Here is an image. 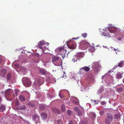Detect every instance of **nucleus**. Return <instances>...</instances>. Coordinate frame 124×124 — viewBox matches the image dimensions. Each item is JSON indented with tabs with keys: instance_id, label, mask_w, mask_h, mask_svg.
I'll list each match as a JSON object with an SVG mask.
<instances>
[{
	"instance_id": "obj_1",
	"label": "nucleus",
	"mask_w": 124,
	"mask_h": 124,
	"mask_svg": "<svg viewBox=\"0 0 124 124\" xmlns=\"http://www.w3.org/2000/svg\"><path fill=\"white\" fill-rule=\"evenodd\" d=\"M93 70L94 71V73L97 74L99 71L100 67L101 66L99 65L98 62H93L92 65Z\"/></svg>"
},
{
	"instance_id": "obj_2",
	"label": "nucleus",
	"mask_w": 124,
	"mask_h": 124,
	"mask_svg": "<svg viewBox=\"0 0 124 124\" xmlns=\"http://www.w3.org/2000/svg\"><path fill=\"white\" fill-rule=\"evenodd\" d=\"M66 50L64 49V46L60 47L59 48L58 52L63 58L65 57L66 55Z\"/></svg>"
},
{
	"instance_id": "obj_3",
	"label": "nucleus",
	"mask_w": 124,
	"mask_h": 124,
	"mask_svg": "<svg viewBox=\"0 0 124 124\" xmlns=\"http://www.w3.org/2000/svg\"><path fill=\"white\" fill-rule=\"evenodd\" d=\"M32 118L33 120L35 121V123L37 124L38 123L40 124V117L39 115L37 114H35L33 115L32 116Z\"/></svg>"
},
{
	"instance_id": "obj_4",
	"label": "nucleus",
	"mask_w": 124,
	"mask_h": 124,
	"mask_svg": "<svg viewBox=\"0 0 124 124\" xmlns=\"http://www.w3.org/2000/svg\"><path fill=\"white\" fill-rule=\"evenodd\" d=\"M23 83L24 85L26 87H29L31 85V81L30 79L28 78H24Z\"/></svg>"
},
{
	"instance_id": "obj_5",
	"label": "nucleus",
	"mask_w": 124,
	"mask_h": 124,
	"mask_svg": "<svg viewBox=\"0 0 124 124\" xmlns=\"http://www.w3.org/2000/svg\"><path fill=\"white\" fill-rule=\"evenodd\" d=\"M83 45L82 47H83V49H87L89 46V43L86 41H82L81 44V45Z\"/></svg>"
},
{
	"instance_id": "obj_6",
	"label": "nucleus",
	"mask_w": 124,
	"mask_h": 124,
	"mask_svg": "<svg viewBox=\"0 0 124 124\" xmlns=\"http://www.w3.org/2000/svg\"><path fill=\"white\" fill-rule=\"evenodd\" d=\"M52 62L53 63L57 62L58 60H60L61 58L57 56H54L52 57Z\"/></svg>"
},
{
	"instance_id": "obj_7",
	"label": "nucleus",
	"mask_w": 124,
	"mask_h": 124,
	"mask_svg": "<svg viewBox=\"0 0 124 124\" xmlns=\"http://www.w3.org/2000/svg\"><path fill=\"white\" fill-rule=\"evenodd\" d=\"M45 41H40L38 43V47L39 48H41L42 46H44L45 45H46V44L45 43Z\"/></svg>"
},
{
	"instance_id": "obj_8",
	"label": "nucleus",
	"mask_w": 124,
	"mask_h": 124,
	"mask_svg": "<svg viewBox=\"0 0 124 124\" xmlns=\"http://www.w3.org/2000/svg\"><path fill=\"white\" fill-rule=\"evenodd\" d=\"M107 115V117L106 118L109 119L110 120L112 121L113 118L112 115L110 113H108Z\"/></svg>"
},
{
	"instance_id": "obj_9",
	"label": "nucleus",
	"mask_w": 124,
	"mask_h": 124,
	"mask_svg": "<svg viewBox=\"0 0 124 124\" xmlns=\"http://www.w3.org/2000/svg\"><path fill=\"white\" fill-rule=\"evenodd\" d=\"M40 115L42 119L45 120L47 118V115L45 113H41Z\"/></svg>"
},
{
	"instance_id": "obj_10",
	"label": "nucleus",
	"mask_w": 124,
	"mask_h": 124,
	"mask_svg": "<svg viewBox=\"0 0 124 124\" xmlns=\"http://www.w3.org/2000/svg\"><path fill=\"white\" fill-rule=\"evenodd\" d=\"M124 61L120 62L118 63V65H117L115 66H114V68H116L118 66H119L120 67H123L124 65Z\"/></svg>"
},
{
	"instance_id": "obj_11",
	"label": "nucleus",
	"mask_w": 124,
	"mask_h": 124,
	"mask_svg": "<svg viewBox=\"0 0 124 124\" xmlns=\"http://www.w3.org/2000/svg\"><path fill=\"white\" fill-rule=\"evenodd\" d=\"M6 110V107L5 105L1 104L0 106V112H3Z\"/></svg>"
},
{
	"instance_id": "obj_12",
	"label": "nucleus",
	"mask_w": 124,
	"mask_h": 124,
	"mask_svg": "<svg viewBox=\"0 0 124 124\" xmlns=\"http://www.w3.org/2000/svg\"><path fill=\"white\" fill-rule=\"evenodd\" d=\"M84 70L88 71L90 70V68L88 67L85 66L83 68H81V69H80V70Z\"/></svg>"
},
{
	"instance_id": "obj_13",
	"label": "nucleus",
	"mask_w": 124,
	"mask_h": 124,
	"mask_svg": "<svg viewBox=\"0 0 124 124\" xmlns=\"http://www.w3.org/2000/svg\"><path fill=\"white\" fill-rule=\"evenodd\" d=\"M19 98L20 101H24L25 100V98L23 95H19Z\"/></svg>"
},
{
	"instance_id": "obj_14",
	"label": "nucleus",
	"mask_w": 124,
	"mask_h": 124,
	"mask_svg": "<svg viewBox=\"0 0 124 124\" xmlns=\"http://www.w3.org/2000/svg\"><path fill=\"white\" fill-rule=\"evenodd\" d=\"M25 108V106L23 105L20 106H18L16 108V109L17 110H21V109H24Z\"/></svg>"
},
{
	"instance_id": "obj_15",
	"label": "nucleus",
	"mask_w": 124,
	"mask_h": 124,
	"mask_svg": "<svg viewBox=\"0 0 124 124\" xmlns=\"http://www.w3.org/2000/svg\"><path fill=\"white\" fill-rule=\"evenodd\" d=\"M39 71L40 72L42 73L43 75H45L47 74V71L42 69H40Z\"/></svg>"
},
{
	"instance_id": "obj_16",
	"label": "nucleus",
	"mask_w": 124,
	"mask_h": 124,
	"mask_svg": "<svg viewBox=\"0 0 124 124\" xmlns=\"http://www.w3.org/2000/svg\"><path fill=\"white\" fill-rule=\"evenodd\" d=\"M53 110L56 113H57L59 114L60 112V111L58 109L56 108H53Z\"/></svg>"
},
{
	"instance_id": "obj_17",
	"label": "nucleus",
	"mask_w": 124,
	"mask_h": 124,
	"mask_svg": "<svg viewBox=\"0 0 124 124\" xmlns=\"http://www.w3.org/2000/svg\"><path fill=\"white\" fill-rule=\"evenodd\" d=\"M110 27L109 26L108 27V29L109 31L111 33H114V32L116 31V29L115 28H114V29L111 30H110Z\"/></svg>"
},
{
	"instance_id": "obj_18",
	"label": "nucleus",
	"mask_w": 124,
	"mask_h": 124,
	"mask_svg": "<svg viewBox=\"0 0 124 124\" xmlns=\"http://www.w3.org/2000/svg\"><path fill=\"white\" fill-rule=\"evenodd\" d=\"M112 121L110 120L109 119L105 118V121L106 124H110V122Z\"/></svg>"
},
{
	"instance_id": "obj_19",
	"label": "nucleus",
	"mask_w": 124,
	"mask_h": 124,
	"mask_svg": "<svg viewBox=\"0 0 124 124\" xmlns=\"http://www.w3.org/2000/svg\"><path fill=\"white\" fill-rule=\"evenodd\" d=\"M20 70L21 71L23 72H25L26 71V69L24 67H21L20 68Z\"/></svg>"
},
{
	"instance_id": "obj_20",
	"label": "nucleus",
	"mask_w": 124,
	"mask_h": 124,
	"mask_svg": "<svg viewBox=\"0 0 124 124\" xmlns=\"http://www.w3.org/2000/svg\"><path fill=\"white\" fill-rule=\"evenodd\" d=\"M116 77L118 79H120L122 77L121 74L120 72H118L117 74V75L116 76Z\"/></svg>"
},
{
	"instance_id": "obj_21",
	"label": "nucleus",
	"mask_w": 124,
	"mask_h": 124,
	"mask_svg": "<svg viewBox=\"0 0 124 124\" xmlns=\"http://www.w3.org/2000/svg\"><path fill=\"white\" fill-rule=\"evenodd\" d=\"M14 91L16 96H17L19 92V90L18 89H16L14 90Z\"/></svg>"
},
{
	"instance_id": "obj_22",
	"label": "nucleus",
	"mask_w": 124,
	"mask_h": 124,
	"mask_svg": "<svg viewBox=\"0 0 124 124\" xmlns=\"http://www.w3.org/2000/svg\"><path fill=\"white\" fill-rule=\"evenodd\" d=\"M28 104L31 107H33L35 106V104L32 102H29L28 103Z\"/></svg>"
},
{
	"instance_id": "obj_23",
	"label": "nucleus",
	"mask_w": 124,
	"mask_h": 124,
	"mask_svg": "<svg viewBox=\"0 0 124 124\" xmlns=\"http://www.w3.org/2000/svg\"><path fill=\"white\" fill-rule=\"evenodd\" d=\"M11 90L10 89H8L6 91L5 93L6 94H7L9 95L10 94L11 92Z\"/></svg>"
},
{
	"instance_id": "obj_24",
	"label": "nucleus",
	"mask_w": 124,
	"mask_h": 124,
	"mask_svg": "<svg viewBox=\"0 0 124 124\" xmlns=\"http://www.w3.org/2000/svg\"><path fill=\"white\" fill-rule=\"evenodd\" d=\"M39 108L40 110H43L45 109V107L42 105L40 104L39 105Z\"/></svg>"
},
{
	"instance_id": "obj_25",
	"label": "nucleus",
	"mask_w": 124,
	"mask_h": 124,
	"mask_svg": "<svg viewBox=\"0 0 124 124\" xmlns=\"http://www.w3.org/2000/svg\"><path fill=\"white\" fill-rule=\"evenodd\" d=\"M69 48L70 49H73L75 48V45H72L68 46Z\"/></svg>"
},
{
	"instance_id": "obj_26",
	"label": "nucleus",
	"mask_w": 124,
	"mask_h": 124,
	"mask_svg": "<svg viewBox=\"0 0 124 124\" xmlns=\"http://www.w3.org/2000/svg\"><path fill=\"white\" fill-rule=\"evenodd\" d=\"M61 110L62 112H64L65 111V106L63 105L61 107Z\"/></svg>"
},
{
	"instance_id": "obj_27",
	"label": "nucleus",
	"mask_w": 124,
	"mask_h": 124,
	"mask_svg": "<svg viewBox=\"0 0 124 124\" xmlns=\"http://www.w3.org/2000/svg\"><path fill=\"white\" fill-rule=\"evenodd\" d=\"M123 90V88L122 87H119L118 88L117 90V91L119 93L122 92Z\"/></svg>"
},
{
	"instance_id": "obj_28",
	"label": "nucleus",
	"mask_w": 124,
	"mask_h": 124,
	"mask_svg": "<svg viewBox=\"0 0 124 124\" xmlns=\"http://www.w3.org/2000/svg\"><path fill=\"white\" fill-rule=\"evenodd\" d=\"M120 117V115L119 114H117L115 115L114 116L115 118L116 119L119 118Z\"/></svg>"
},
{
	"instance_id": "obj_29",
	"label": "nucleus",
	"mask_w": 124,
	"mask_h": 124,
	"mask_svg": "<svg viewBox=\"0 0 124 124\" xmlns=\"http://www.w3.org/2000/svg\"><path fill=\"white\" fill-rule=\"evenodd\" d=\"M11 74L10 73H8L7 75V79L8 80H9L11 78Z\"/></svg>"
},
{
	"instance_id": "obj_30",
	"label": "nucleus",
	"mask_w": 124,
	"mask_h": 124,
	"mask_svg": "<svg viewBox=\"0 0 124 124\" xmlns=\"http://www.w3.org/2000/svg\"><path fill=\"white\" fill-rule=\"evenodd\" d=\"M15 104L16 106H19L20 104V103L19 102L18 100L17 99L15 101Z\"/></svg>"
},
{
	"instance_id": "obj_31",
	"label": "nucleus",
	"mask_w": 124,
	"mask_h": 124,
	"mask_svg": "<svg viewBox=\"0 0 124 124\" xmlns=\"http://www.w3.org/2000/svg\"><path fill=\"white\" fill-rule=\"evenodd\" d=\"M105 34H104L103 35L105 37H107L108 38V37H110V36H109V34L108 33H104Z\"/></svg>"
},
{
	"instance_id": "obj_32",
	"label": "nucleus",
	"mask_w": 124,
	"mask_h": 124,
	"mask_svg": "<svg viewBox=\"0 0 124 124\" xmlns=\"http://www.w3.org/2000/svg\"><path fill=\"white\" fill-rule=\"evenodd\" d=\"M81 124H87V121L85 120H83L82 122H81Z\"/></svg>"
},
{
	"instance_id": "obj_33",
	"label": "nucleus",
	"mask_w": 124,
	"mask_h": 124,
	"mask_svg": "<svg viewBox=\"0 0 124 124\" xmlns=\"http://www.w3.org/2000/svg\"><path fill=\"white\" fill-rule=\"evenodd\" d=\"M44 78H41L40 79H41V80H44ZM39 81V83L41 84V85L44 82V80H42V81H41L40 80V81Z\"/></svg>"
},
{
	"instance_id": "obj_34",
	"label": "nucleus",
	"mask_w": 124,
	"mask_h": 124,
	"mask_svg": "<svg viewBox=\"0 0 124 124\" xmlns=\"http://www.w3.org/2000/svg\"><path fill=\"white\" fill-rule=\"evenodd\" d=\"M63 76H62V78H65L66 77V76L65 72L64 71H63Z\"/></svg>"
},
{
	"instance_id": "obj_35",
	"label": "nucleus",
	"mask_w": 124,
	"mask_h": 124,
	"mask_svg": "<svg viewBox=\"0 0 124 124\" xmlns=\"http://www.w3.org/2000/svg\"><path fill=\"white\" fill-rule=\"evenodd\" d=\"M78 60V59L76 58H74L72 59V61L74 62H77Z\"/></svg>"
},
{
	"instance_id": "obj_36",
	"label": "nucleus",
	"mask_w": 124,
	"mask_h": 124,
	"mask_svg": "<svg viewBox=\"0 0 124 124\" xmlns=\"http://www.w3.org/2000/svg\"><path fill=\"white\" fill-rule=\"evenodd\" d=\"M82 36H83V37L85 38L86 37V35H87V34L86 33H84L83 34H82Z\"/></svg>"
},
{
	"instance_id": "obj_37",
	"label": "nucleus",
	"mask_w": 124,
	"mask_h": 124,
	"mask_svg": "<svg viewBox=\"0 0 124 124\" xmlns=\"http://www.w3.org/2000/svg\"><path fill=\"white\" fill-rule=\"evenodd\" d=\"M78 113L79 115L81 116L82 113L81 110H79L78 111Z\"/></svg>"
},
{
	"instance_id": "obj_38",
	"label": "nucleus",
	"mask_w": 124,
	"mask_h": 124,
	"mask_svg": "<svg viewBox=\"0 0 124 124\" xmlns=\"http://www.w3.org/2000/svg\"><path fill=\"white\" fill-rule=\"evenodd\" d=\"M96 115L94 114H93L92 116L91 117V118L93 120L94 118L95 117Z\"/></svg>"
},
{
	"instance_id": "obj_39",
	"label": "nucleus",
	"mask_w": 124,
	"mask_h": 124,
	"mask_svg": "<svg viewBox=\"0 0 124 124\" xmlns=\"http://www.w3.org/2000/svg\"><path fill=\"white\" fill-rule=\"evenodd\" d=\"M71 113V111L70 110H68L67 112V114L69 115H70Z\"/></svg>"
},
{
	"instance_id": "obj_40",
	"label": "nucleus",
	"mask_w": 124,
	"mask_h": 124,
	"mask_svg": "<svg viewBox=\"0 0 124 124\" xmlns=\"http://www.w3.org/2000/svg\"><path fill=\"white\" fill-rule=\"evenodd\" d=\"M47 48H46V46H45L44 47H43L42 48H41L40 49H41L42 51H44L45 49H46Z\"/></svg>"
},
{
	"instance_id": "obj_41",
	"label": "nucleus",
	"mask_w": 124,
	"mask_h": 124,
	"mask_svg": "<svg viewBox=\"0 0 124 124\" xmlns=\"http://www.w3.org/2000/svg\"><path fill=\"white\" fill-rule=\"evenodd\" d=\"M78 56L79 57H82L83 56L82 53H80L78 54Z\"/></svg>"
},
{
	"instance_id": "obj_42",
	"label": "nucleus",
	"mask_w": 124,
	"mask_h": 124,
	"mask_svg": "<svg viewBox=\"0 0 124 124\" xmlns=\"http://www.w3.org/2000/svg\"><path fill=\"white\" fill-rule=\"evenodd\" d=\"M100 113L101 115H102L104 113V111L103 110L100 111Z\"/></svg>"
},
{
	"instance_id": "obj_43",
	"label": "nucleus",
	"mask_w": 124,
	"mask_h": 124,
	"mask_svg": "<svg viewBox=\"0 0 124 124\" xmlns=\"http://www.w3.org/2000/svg\"><path fill=\"white\" fill-rule=\"evenodd\" d=\"M101 104L102 105H104L106 104L105 102L104 101H102L101 102Z\"/></svg>"
},
{
	"instance_id": "obj_44",
	"label": "nucleus",
	"mask_w": 124,
	"mask_h": 124,
	"mask_svg": "<svg viewBox=\"0 0 124 124\" xmlns=\"http://www.w3.org/2000/svg\"><path fill=\"white\" fill-rule=\"evenodd\" d=\"M93 101H94V103L95 104H97L98 103L95 100H93Z\"/></svg>"
},
{
	"instance_id": "obj_45",
	"label": "nucleus",
	"mask_w": 124,
	"mask_h": 124,
	"mask_svg": "<svg viewBox=\"0 0 124 124\" xmlns=\"http://www.w3.org/2000/svg\"><path fill=\"white\" fill-rule=\"evenodd\" d=\"M68 124H73V123L71 121H70L69 122Z\"/></svg>"
},
{
	"instance_id": "obj_46",
	"label": "nucleus",
	"mask_w": 124,
	"mask_h": 124,
	"mask_svg": "<svg viewBox=\"0 0 124 124\" xmlns=\"http://www.w3.org/2000/svg\"><path fill=\"white\" fill-rule=\"evenodd\" d=\"M46 45H45L44 46H41V48H42L43 47H44L45 46H46Z\"/></svg>"
},
{
	"instance_id": "obj_47",
	"label": "nucleus",
	"mask_w": 124,
	"mask_h": 124,
	"mask_svg": "<svg viewBox=\"0 0 124 124\" xmlns=\"http://www.w3.org/2000/svg\"><path fill=\"white\" fill-rule=\"evenodd\" d=\"M2 101V98L0 96V102L1 101Z\"/></svg>"
},
{
	"instance_id": "obj_48",
	"label": "nucleus",
	"mask_w": 124,
	"mask_h": 124,
	"mask_svg": "<svg viewBox=\"0 0 124 124\" xmlns=\"http://www.w3.org/2000/svg\"><path fill=\"white\" fill-rule=\"evenodd\" d=\"M1 60L0 58V63H1Z\"/></svg>"
},
{
	"instance_id": "obj_49",
	"label": "nucleus",
	"mask_w": 124,
	"mask_h": 124,
	"mask_svg": "<svg viewBox=\"0 0 124 124\" xmlns=\"http://www.w3.org/2000/svg\"><path fill=\"white\" fill-rule=\"evenodd\" d=\"M117 49H116L115 48H114V50H117Z\"/></svg>"
},
{
	"instance_id": "obj_50",
	"label": "nucleus",
	"mask_w": 124,
	"mask_h": 124,
	"mask_svg": "<svg viewBox=\"0 0 124 124\" xmlns=\"http://www.w3.org/2000/svg\"><path fill=\"white\" fill-rule=\"evenodd\" d=\"M76 103L77 104V103H77H77Z\"/></svg>"
}]
</instances>
